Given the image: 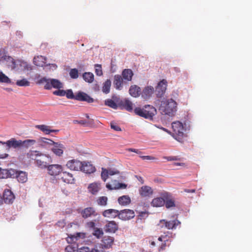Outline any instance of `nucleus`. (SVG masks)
<instances>
[{
    "mask_svg": "<svg viewBox=\"0 0 252 252\" xmlns=\"http://www.w3.org/2000/svg\"><path fill=\"white\" fill-rule=\"evenodd\" d=\"M177 105L173 99H165L161 102L159 110L162 114L172 116L177 111Z\"/></svg>",
    "mask_w": 252,
    "mask_h": 252,
    "instance_id": "nucleus-1",
    "label": "nucleus"
},
{
    "mask_svg": "<svg viewBox=\"0 0 252 252\" xmlns=\"http://www.w3.org/2000/svg\"><path fill=\"white\" fill-rule=\"evenodd\" d=\"M134 111L137 115L149 120H152L153 117L157 114L156 109L150 105H145L142 108L136 107Z\"/></svg>",
    "mask_w": 252,
    "mask_h": 252,
    "instance_id": "nucleus-2",
    "label": "nucleus"
},
{
    "mask_svg": "<svg viewBox=\"0 0 252 252\" xmlns=\"http://www.w3.org/2000/svg\"><path fill=\"white\" fill-rule=\"evenodd\" d=\"M65 91L66 94L65 95L68 99H74L78 101H86L89 103H93L94 101V98L85 93L79 92L74 95L71 90H67Z\"/></svg>",
    "mask_w": 252,
    "mask_h": 252,
    "instance_id": "nucleus-3",
    "label": "nucleus"
},
{
    "mask_svg": "<svg viewBox=\"0 0 252 252\" xmlns=\"http://www.w3.org/2000/svg\"><path fill=\"white\" fill-rule=\"evenodd\" d=\"M36 83L38 84H45L44 89L50 90L52 88L61 89L63 88L62 83L58 79H47L46 77H42L37 80Z\"/></svg>",
    "mask_w": 252,
    "mask_h": 252,
    "instance_id": "nucleus-4",
    "label": "nucleus"
},
{
    "mask_svg": "<svg viewBox=\"0 0 252 252\" xmlns=\"http://www.w3.org/2000/svg\"><path fill=\"white\" fill-rule=\"evenodd\" d=\"M172 127L175 138L178 141H181L184 135V128L183 124L179 121L173 122Z\"/></svg>",
    "mask_w": 252,
    "mask_h": 252,
    "instance_id": "nucleus-5",
    "label": "nucleus"
},
{
    "mask_svg": "<svg viewBox=\"0 0 252 252\" xmlns=\"http://www.w3.org/2000/svg\"><path fill=\"white\" fill-rule=\"evenodd\" d=\"M39 154V152L38 151L30 150L26 153L20 155L18 158L22 162L30 163L32 160H35Z\"/></svg>",
    "mask_w": 252,
    "mask_h": 252,
    "instance_id": "nucleus-6",
    "label": "nucleus"
},
{
    "mask_svg": "<svg viewBox=\"0 0 252 252\" xmlns=\"http://www.w3.org/2000/svg\"><path fill=\"white\" fill-rule=\"evenodd\" d=\"M49 160L50 157L48 156L39 152V154L38 155V158L35 159V162L38 167L45 168L47 167Z\"/></svg>",
    "mask_w": 252,
    "mask_h": 252,
    "instance_id": "nucleus-7",
    "label": "nucleus"
},
{
    "mask_svg": "<svg viewBox=\"0 0 252 252\" xmlns=\"http://www.w3.org/2000/svg\"><path fill=\"white\" fill-rule=\"evenodd\" d=\"M0 61L5 62L8 65L11 66L12 69L15 68V61L11 56L6 55L4 49H1L0 50Z\"/></svg>",
    "mask_w": 252,
    "mask_h": 252,
    "instance_id": "nucleus-8",
    "label": "nucleus"
},
{
    "mask_svg": "<svg viewBox=\"0 0 252 252\" xmlns=\"http://www.w3.org/2000/svg\"><path fill=\"white\" fill-rule=\"evenodd\" d=\"M181 223L180 221L178 220H172L167 221L165 220H160V223L158 224L161 228L165 227L168 229H176L177 226L180 225Z\"/></svg>",
    "mask_w": 252,
    "mask_h": 252,
    "instance_id": "nucleus-9",
    "label": "nucleus"
},
{
    "mask_svg": "<svg viewBox=\"0 0 252 252\" xmlns=\"http://www.w3.org/2000/svg\"><path fill=\"white\" fill-rule=\"evenodd\" d=\"M66 166L74 171H80L82 167V162L75 159L69 160L66 163Z\"/></svg>",
    "mask_w": 252,
    "mask_h": 252,
    "instance_id": "nucleus-10",
    "label": "nucleus"
},
{
    "mask_svg": "<svg viewBox=\"0 0 252 252\" xmlns=\"http://www.w3.org/2000/svg\"><path fill=\"white\" fill-rule=\"evenodd\" d=\"M120 171L116 168L105 169L102 168L101 173L102 179L105 182L108 179L109 176H113L114 175H119Z\"/></svg>",
    "mask_w": 252,
    "mask_h": 252,
    "instance_id": "nucleus-11",
    "label": "nucleus"
},
{
    "mask_svg": "<svg viewBox=\"0 0 252 252\" xmlns=\"http://www.w3.org/2000/svg\"><path fill=\"white\" fill-rule=\"evenodd\" d=\"M3 144L6 146L8 150H9L11 148L14 149L21 148L20 140H17L15 138H11L4 142Z\"/></svg>",
    "mask_w": 252,
    "mask_h": 252,
    "instance_id": "nucleus-12",
    "label": "nucleus"
},
{
    "mask_svg": "<svg viewBox=\"0 0 252 252\" xmlns=\"http://www.w3.org/2000/svg\"><path fill=\"white\" fill-rule=\"evenodd\" d=\"M167 87V81L165 80H162L160 81L156 89L157 96L158 97H161L163 96Z\"/></svg>",
    "mask_w": 252,
    "mask_h": 252,
    "instance_id": "nucleus-13",
    "label": "nucleus"
},
{
    "mask_svg": "<svg viewBox=\"0 0 252 252\" xmlns=\"http://www.w3.org/2000/svg\"><path fill=\"white\" fill-rule=\"evenodd\" d=\"M48 173L51 176H57L63 171V167L59 164H51L47 165Z\"/></svg>",
    "mask_w": 252,
    "mask_h": 252,
    "instance_id": "nucleus-14",
    "label": "nucleus"
},
{
    "mask_svg": "<svg viewBox=\"0 0 252 252\" xmlns=\"http://www.w3.org/2000/svg\"><path fill=\"white\" fill-rule=\"evenodd\" d=\"M135 216L134 212L130 209H125L120 211L119 219L122 220H129Z\"/></svg>",
    "mask_w": 252,
    "mask_h": 252,
    "instance_id": "nucleus-15",
    "label": "nucleus"
},
{
    "mask_svg": "<svg viewBox=\"0 0 252 252\" xmlns=\"http://www.w3.org/2000/svg\"><path fill=\"white\" fill-rule=\"evenodd\" d=\"M81 215L84 219H87L89 217H96L97 213L94 208L89 207L82 210L81 212Z\"/></svg>",
    "mask_w": 252,
    "mask_h": 252,
    "instance_id": "nucleus-16",
    "label": "nucleus"
},
{
    "mask_svg": "<svg viewBox=\"0 0 252 252\" xmlns=\"http://www.w3.org/2000/svg\"><path fill=\"white\" fill-rule=\"evenodd\" d=\"M2 196L3 201L6 204H12L15 199L14 194L8 189L4 190Z\"/></svg>",
    "mask_w": 252,
    "mask_h": 252,
    "instance_id": "nucleus-17",
    "label": "nucleus"
},
{
    "mask_svg": "<svg viewBox=\"0 0 252 252\" xmlns=\"http://www.w3.org/2000/svg\"><path fill=\"white\" fill-rule=\"evenodd\" d=\"M53 147L51 150L53 153L57 156H62L63 154L64 149H65L64 146L58 142H55L52 144Z\"/></svg>",
    "mask_w": 252,
    "mask_h": 252,
    "instance_id": "nucleus-18",
    "label": "nucleus"
},
{
    "mask_svg": "<svg viewBox=\"0 0 252 252\" xmlns=\"http://www.w3.org/2000/svg\"><path fill=\"white\" fill-rule=\"evenodd\" d=\"M15 170L13 169H7L0 167V179H7L14 177Z\"/></svg>",
    "mask_w": 252,
    "mask_h": 252,
    "instance_id": "nucleus-19",
    "label": "nucleus"
},
{
    "mask_svg": "<svg viewBox=\"0 0 252 252\" xmlns=\"http://www.w3.org/2000/svg\"><path fill=\"white\" fill-rule=\"evenodd\" d=\"M61 179L64 183L67 184H74L75 181L73 174L67 171L62 172Z\"/></svg>",
    "mask_w": 252,
    "mask_h": 252,
    "instance_id": "nucleus-20",
    "label": "nucleus"
},
{
    "mask_svg": "<svg viewBox=\"0 0 252 252\" xmlns=\"http://www.w3.org/2000/svg\"><path fill=\"white\" fill-rule=\"evenodd\" d=\"M114 241V238L109 236H104L101 240L102 248L109 249L112 247Z\"/></svg>",
    "mask_w": 252,
    "mask_h": 252,
    "instance_id": "nucleus-21",
    "label": "nucleus"
},
{
    "mask_svg": "<svg viewBox=\"0 0 252 252\" xmlns=\"http://www.w3.org/2000/svg\"><path fill=\"white\" fill-rule=\"evenodd\" d=\"M120 211L113 209L104 210L102 212V215L104 217L115 218L118 217L119 218Z\"/></svg>",
    "mask_w": 252,
    "mask_h": 252,
    "instance_id": "nucleus-22",
    "label": "nucleus"
},
{
    "mask_svg": "<svg viewBox=\"0 0 252 252\" xmlns=\"http://www.w3.org/2000/svg\"><path fill=\"white\" fill-rule=\"evenodd\" d=\"M80 171H82L86 173L91 174L95 171V167L89 162H82V167Z\"/></svg>",
    "mask_w": 252,
    "mask_h": 252,
    "instance_id": "nucleus-23",
    "label": "nucleus"
},
{
    "mask_svg": "<svg viewBox=\"0 0 252 252\" xmlns=\"http://www.w3.org/2000/svg\"><path fill=\"white\" fill-rule=\"evenodd\" d=\"M154 88L152 86L146 87L141 93L142 97L145 99H149L154 94Z\"/></svg>",
    "mask_w": 252,
    "mask_h": 252,
    "instance_id": "nucleus-24",
    "label": "nucleus"
},
{
    "mask_svg": "<svg viewBox=\"0 0 252 252\" xmlns=\"http://www.w3.org/2000/svg\"><path fill=\"white\" fill-rule=\"evenodd\" d=\"M39 147L43 148H49L50 146H52L54 143L53 140L44 137H41L38 140Z\"/></svg>",
    "mask_w": 252,
    "mask_h": 252,
    "instance_id": "nucleus-25",
    "label": "nucleus"
},
{
    "mask_svg": "<svg viewBox=\"0 0 252 252\" xmlns=\"http://www.w3.org/2000/svg\"><path fill=\"white\" fill-rule=\"evenodd\" d=\"M35 127L36 128L40 130L45 134H49L51 132H58L59 131V130L51 129L50 126L45 125H36Z\"/></svg>",
    "mask_w": 252,
    "mask_h": 252,
    "instance_id": "nucleus-26",
    "label": "nucleus"
},
{
    "mask_svg": "<svg viewBox=\"0 0 252 252\" xmlns=\"http://www.w3.org/2000/svg\"><path fill=\"white\" fill-rule=\"evenodd\" d=\"M118 229V224L115 221H110L105 225V230L106 232H115Z\"/></svg>",
    "mask_w": 252,
    "mask_h": 252,
    "instance_id": "nucleus-27",
    "label": "nucleus"
},
{
    "mask_svg": "<svg viewBox=\"0 0 252 252\" xmlns=\"http://www.w3.org/2000/svg\"><path fill=\"white\" fill-rule=\"evenodd\" d=\"M123 79L120 75H115L114 76L113 84L117 90H120L123 87Z\"/></svg>",
    "mask_w": 252,
    "mask_h": 252,
    "instance_id": "nucleus-28",
    "label": "nucleus"
},
{
    "mask_svg": "<svg viewBox=\"0 0 252 252\" xmlns=\"http://www.w3.org/2000/svg\"><path fill=\"white\" fill-rule=\"evenodd\" d=\"M106 187L110 190L118 189H124L127 187V185L124 183H118L115 181L113 185L107 184Z\"/></svg>",
    "mask_w": 252,
    "mask_h": 252,
    "instance_id": "nucleus-29",
    "label": "nucleus"
},
{
    "mask_svg": "<svg viewBox=\"0 0 252 252\" xmlns=\"http://www.w3.org/2000/svg\"><path fill=\"white\" fill-rule=\"evenodd\" d=\"M141 92L140 88L136 85L131 86L129 89V93L132 96L137 97L140 95Z\"/></svg>",
    "mask_w": 252,
    "mask_h": 252,
    "instance_id": "nucleus-30",
    "label": "nucleus"
},
{
    "mask_svg": "<svg viewBox=\"0 0 252 252\" xmlns=\"http://www.w3.org/2000/svg\"><path fill=\"white\" fill-rule=\"evenodd\" d=\"M16 177L17 179V180L18 182L24 183L27 182L28 180V177L27 174L25 172L23 171H19V172H16L15 171V174Z\"/></svg>",
    "mask_w": 252,
    "mask_h": 252,
    "instance_id": "nucleus-31",
    "label": "nucleus"
},
{
    "mask_svg": "<svg viewBox=\"0 0 252 252\" xmlns=\"http://www.w3.org/2000/svg\"><path fill=\"white\" fill-rule=\"evenodd\" d=\"M123 79L126 81L131 80L133 73L130 69H125L122 73Z\"/></svg>",
    "mask_w": 252,
    "mask_h": 252,
    "instance_id": "nucleus-32",
    "label": "nucleus"
},
{
    "mask_svg": "<svg viewBox=\"0 0 252 252\" xmlns=\"http://www.w3.org/2000/svg\"><path fill=\"white\" fill-rule=\"evenodd\" d=\"M121 105L128 112H132L133 110V103L128 99H125L121 102Z\"/></svg>",
    "mask_w": 252,
    "mask_h": 252,
    "instance_id": "nucleus-33",
    "label": "nucleus"
},
{
    "mask_svg": "<svg viewBox=\"0 0 252 252\" xmlns=\"http://www.w3.org/2000/svg\"><path fill=\"white\" fill-rule=\"evenodd\" d=\"M33 63L39 66H43L46 63V58L42 56H38L33 58Z\"/></svg>",
    "mask_w": 252,
    "mask_h": 252,
    "instance_id": "nucleus-34",
    "label": "nucleus"
},
{
    "mask_svg": "<svg viewBox=\"0 0 252 252\" xmlns=\"http://www.w3.org/2000/svg\"><path fill=\"white\" fill-rule=\"evenodd\" d=\"M165 204V200L162 197H157L154 198L152 202L151 205L153 207H159L163 206Z\"/></svg>",
    "mask_w": 252,
    "mask_h": 252,
    "instance_id": "nucleus-35",
    "label": "nucleus"
},
{
    "mask_svg": "<svg viewBox=\"0 0 252 252\" xmlns=\"http://www.w3.org/2000/svg\"><path fill=\"white\" fill-rule=\"evenodd\" d=\"M118 201L120 205L126 206L130 203L131 199L128 195H123L118 198Z\"/></svg>",
    "mask_w": 252,
    "mask_h": 252,
    "instance_id": "nucleus-36",
    "label": "nucleus"
},
{
    "mask_svg": "<svg viewBox=\"0 0 252 252\" xmlns=\"http://www.w3.org/2000/svg\"><path fill=\"white\" fill-rule=\"evenodd\" d=\"M100 185L96 183L90 184L88 187L89 191L93 194H96L100 189Z\"/></svg>",
    "mask_w": 252,
    "mask_h": 252,
    "instance_id": "nucleus-37",
    "label": "nucleus"
},
{
    "mask_svg": "<svg viewBox=\"0 0 252 252\" xmlns=\"http://www.w3.org/2000/svg\"><path fill=\"white\" fill-rule=\"evenodd\" d=\"M153 191L151 188L148 186H144L141 188L140 193L142 196H148L152 194Z\"/></svg>",
    "mask_w": 252,
    "mask_h": 252,
    "instance_id": "nucleus-38",
    "label": "nucleus"
},
{
    "mask_svg": "<svg viewBox=\"0 0 252 252\" xmlns=\"http://www.w3.org/2000/svg\"><path fill=\"white\" fill-rule=\"evenodd\" d=\"M35 143L36 141L34 139H27L24 141L20 140L21 148L24 147L26 148H29Z\"/></svg>",
    "mask_w": 252,
    "mask_h": 252,
    "instance_id": "nucleus-39",
    "label": "nucleus"
},
{
    "mask_svg": "<svg viewBox=\"0 0 252 252\" xmlns=\"http://www.w3.org/2000/svg\"><path fill=\"white\" fill-rule=\"evenodd\" d=\"M82 76L83 79L89 83H92L94 80V75L90 72H85L83 74Z\"/></svg>",
    "mask_w": 252,
    "mask_h": 252,
    "instance_id": "nucleus-40",
    "label": "nucleus"
},
{
    "mask_svg": "<svg viewBox=\"0 0 252 252\" xmlns=\"http://www.w3.org/2000/svg\"><path fill=\"white\" fill-rule=\"evenodd\" d=\"M77 252H100V251L97 249V246L91 249L88 247H82L77 249Z\"/></svg>",
    "mask_w": 252,
    "mask_h": 252,
    "instance_id": "nucleus-41",
    "label": "nucleus"
},
{
    "mask_svg": "<svg viewBox=\"0 0 252 252\" xmlns=\"http://www.w3.org/2000/svg\"><path fill=\"white\" fill-rule=\"evenodd\" d=\"M111 86V82L109 79H107L103 84L102 91V92L107 94L110 92V89Z\"/></svg>",
    "mask_w": 252,
    "mask_h": 252,
    "instance_id": "nucleus-42",
    "label": "nucleus"
},
{
    "mask_svg": "<svg viewBox=\"0 0 252 252\" xmlns=\"http://www.w3.org/2000/svg\"><path fill=\"white\" fill-rule=\"evenodd\" d=\"M108 198L106 196H100L96 199V203L98 205L105 206L107 204Z\"/></svg>",
    "mask_w": 252,
    "mask_h": 252,
    "instance_id": "nucleus-43",
    "label": "nucleus"
},
{
    "mask_svg": "<svg viewBox=\"0 0 252 252\" xmlns=\"http://www.w3.org/2000/svg\"><path fill=\"white\" fill-rule=\"evenodd\" d=\"M16 84L20 87H27L29 86L30 82L26 79L24 78L16 81Z\"/></svg>",
    "mask_w": 252,
    "mask_h": 252,
    "instance_id": "nucleus-44",
    "label": "nucleus"
},
{
    "mask_svg": "<svg viewBox=\"0 0 252 252\" xmlns=\"http://www.w3.org/2000/svg\"><path fill=\"white\" fill-rule=\"evenodd\" d=\"M105 104L112 108L117 109L118 107L117 104L116 103L111 99H107L105 101Z\"/></svg>",
    "mask_w": 252,
    "mask_h": 252,
    "instance_id": "nucleus-45",
    "label": "nucleus"
},
{
    "mask_svg": "<svg viewBox=\"0 0 252 252\" xmlns=\"http://www.w3.org/2000/svg\"><path fill=\"white\" fill-rule=\"evenodd\" d=\"M0 82L9 84L11 83V81L6 75L0 71Z\"/></svg>",
    "mask_w": 252,
    "mask_h": 252,
    "instance_id": "nucleus-46",
    "label": "nucleus"
},
{
    "mask_svg": "<svg viewBox=\"0 0 252 252\" xmlns=\"http://www.w3.org/2000/svg\"><path fill=\"white\" fill-rule=\"evenodd\" d=\"M0 82L9 84L11 83V81L6 75L0 71Z\"/></svg>",
    "mask_w": 252,
    "mask_h": 252,
    "instance_id": "nucleus-47",
    "label": "nucleus"
},
{
    "mask_svg": "<svg viewBox=\"0 0 252 252\" xmlns=\"http://www.w3.org/2000/svg\"><path fill=\"white\" fill-rule=\"evenodd\" d=\"M69 75L72 79H76L78 77V71L76 68L71 69L69 72Z\"/></svg>",
    "mask_w": 252,
    "mask_h": 252,
    "instance_id": "nucleus-48",
    "label": "nucleus"
},
{
    "mask_svg": "<svg viewBox=\"0 0 252 252\" xmlns=\"http://www.w3.org/2000/svg\"><path fill=\"white\" fill-rule=\"evenodd\" d=\"M165 207L166 208H169L171 207H174L175 206V202L174 200L172 199H167L165 200Z\"/></svg>",
    "mask_w": 252,
    "mask_h": 252,
    "instance_id": "nucleus-49",
    "label": "nucleus"
},
{
    "mask_svg": "<svg viewBox=\"0 0 252 252\" xmlns=\"http://www.w3.org/2000/svg\"><path fill=\"white\" fill-rule=\"evenodd\" d=\"M95 73L97 76H101L102 75V67L100 64H96L94 65Z\"/></svg>",
    "mask_w": 252,
    "mask_h": 252,
    "instance_id": "nucleus-50",
    "label": "nucleus"
},
{
    "mask_svg": "<svg viewBox=\"0 0 252 252\" xmlns=\"http://www.w3.org/2000/svg\"><path fill=\"white\" fill-rule=\"evenodd\" d=\"M59 90H56L53 92V94L60 96H65V94H66V91L63 90H60V89H58Z\"/></svg>",
    "mask_w": 252,
    "mask_h": 252,
    "instance_id": "nucleus-51",
    "label": "nucleus"
},
{
    "mask_svg": "<svg viewBox=\"0 0 252 252\" xmlns=\"http://www.w3.org/2000/svg\"><path fill=\"white\" fill-rule=\"evenodd\" d=\"M103 234V232L102 230L99 229H97L95 230L94 233V235L96 236L97 238H100Z\"/></svg>",
    "mask_w": 252,
    "mask_h": 252,
    "instance_id": "nucleus-52",
    "label": "nucleus"
},
{
    "mask_svg": "<svg viewBox=\"0 0 252 252\" xmlns=\"http://www.w3.org/2000/svg\"><path fill=\"white\" fill-rule=\"evenodd\" d=\"M111 128L117 131H120L122 130L121 128L119 126L112 123L111 124Z\"/></svg>",
    "mask_w": 252,
    "mask_h": 252,
    "instance_id": "nucleus-53",
    "label": "nucleus"
},
{
    "mask_svg": "<svg viewBox=\"0 0 252 252\" xmlns=\"http://www.w3.org/2000/svg\"><path fill=\"white\" fill-rule=\"evenodd\" d=\"M65 251L66 252H74L75 250L74 247L69 245L65 248Z\"/></svg>",
    "mask_w": 252,
    "mask_h": 252,
    "instance_id": "nucleus-54",
    "label": "nucleus"
},
{
    "mask_svg": "<svg viewBox=\"0 0 252 252\" xmlns=\"http://www.w3.org/2000/svg\"><path fill=\"white\" fill-rule=\"evenodd\" d=\"M140 158L143 160H153L155 159V158L150 156H140Z\"/></svg>",
    "mask_w": 252,
    "mask_h": 252,
    "instance_id": "nucleus-55",
    "label": "nucleus"
},
{
    "mask_svg": "<svg viewBox=\"0 0 252 252\" xmlns=\"http://www.w3.org/2000/svg\"><path fill=\"white\" fill-rule=\"evenodd\" d=\"M88 227L90 228H94L95 226V223L93 221H90L86 223Z\"/></svg>",
    "mask_w": 252,
    "mask_h": 252,
    "instance_id": "nucleus-56",
    "label": "nucleus"
},
{
    "mask_svg": "<svg viewBox=\"0 0 252 252\" xmlns=\"http://www.w3.org/2000/svg\"><path fill=\"white\" fill-rule=\"evenodd\" d=\"M127 151L134 152L137 154H141V152L138 149H135L133 148H128L126 150Z\"/></svg>",
    "mask_w": 252,
    "mask_h": 252,
    "instance_id": "nucleus-57",
    "label": "nucleus"
},
{
    "mask_svg": "<svg viewBox=\"0 0 252 252\" xmlns=\"http://www.w3.org/2000/svg\"><path fill=\"white\" fill-rule=\"evenodd\" d=\"M164 158L167 159L168 161L176 160L177 159L175 157H165Z\"/></svg>",
    "mask_w": 252,
    "mask_h": 252,
    "instance_id": "nucleus-58",
    "label": "nucleus"
},
{
    "mask_svg": "<svg viewBox=\"0 0 252 252\" xmlns=\"http://www.w3.org/2000/svg\"><path fill=\"white\" fill-rule=\"evenodd\" d=\"M9 155L6 153L0 154V159H5L8 158Z\"/></svg>",
    "mask_w": 252,
    "mask_h": 252,
    "instance_id": "nucleus-59",
    "label": "nucleus"
},
{
    "mask_svg": "<svg viewBox=\"0 0 252 252\" xmlns=\"http://www.w3.org/2000/svg\"><path fill=\"white\" fill-rule=\"evenodd\" d=\"M184 191L187 193H194L195 192V189H184Z\"/></svg>",
    "mask_w": 252,
    "mask_h": 252,
    "instance_id": "nucleus-60",
    "label": "nucleus"
},
{
    "mask_svg": "<svg viewBox=\"0 0 252 252\" xmlns=\"http://www.w3.org/2000/svg\"><path fill=\"white\" fill-rule=\"evenodd\" d=\"M78 123L81 125H85L87 123V122L85 120H80L79 121H78Z\"/></svg>",
    "mask_w": 252,
    "mask_h": 252,
    "instance_id": "nucleus-61",
    "label": "nucleus"
},
{
    "mask_svg": "<svg viewBox=\"0 0 252 252\" xmlns=\"http://www.w3.org/2000/svg\"><path fill=\"white\" fill-rule=\"evenodd\" d=\"M166 236H161L160 237H159L158 238V240L160 241H162V239H165L166 238Z\"/></svg>",
    "mask_w": 252,
    "mask_h": 252,
    "instance_id": "nucleus-62",
    "label": "nucleus"
},
{
    "mask_svg": "<svg viewBox=\"0 0 252 252\" xmlns=\"http://www.w3.org/2000/svg\"><path fill=\"white\" fill-rule=\"evenodd\" d=\"M182 164H183V163L175 162L174 163V165H181Z\"/></svg>",
    "mask_w": 252,
    "mask_h": 252,
    "instance_id": "nucleus-63",
    "label": "nucleus"
},
{
    "mask_svg": "<svg viewBox=\"0 0 252 252\" xmlns=\"http://www.w3.org/2000/svg\"><path fill=\"white\" fill-rule=\"evenodd\" d=\"M165 246H166V244H164L162 245L160 247V249H162V250H163V249H164V248L165 247Z\"/></svg>",
    "mask_w": 252,
    "mask_h": 252,
    "instance_id": "nucleus-64",
    "label": "nucleus"
}]
</instances>
